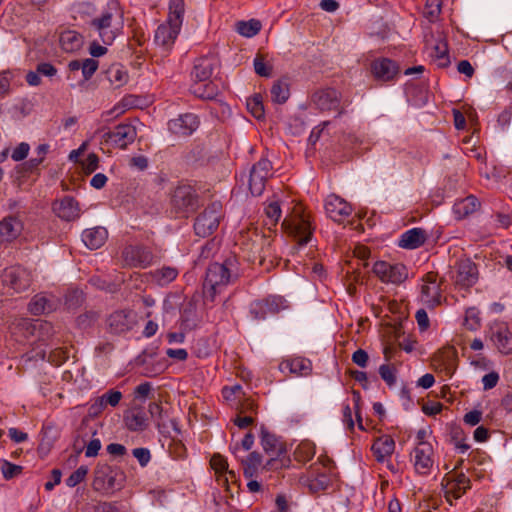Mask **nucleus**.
Masks as SVG:
<instances>
[{
  "mask_svg": "<svg viewBox=\"0 0 512 512\" xmlns=\"http://www.w3.org/2000/svg\"><path fill=\"white\" fill-rule=\"evenodd\" d=\"M137 137L136 127L130 123L118 124L113 131L104 132L102 139L120 149H126Z\"/></svg>",
  "mask_w": 512,
  "mask_h": 512,
  "instance_id": "423d86ee",
  "label": "nucleus"
},
{
  "mask_svg": "<svg viewBox=\"0 0 512 512\" xmlns=\"http://www.w3.org/2000/svg\"><path fill=\"white\" fill-rule=\"evenodd\" d=\"M379 374L388 386H392L396 382L395 369L388 364H382L379 367Z\"/></svg>",
  "mask_w": 512,
  "mask_h": 512,
  "instance_id": "603ef678",
  "label": "nucleus"
},
{
  "mask_svg": "<svg viewBox=\"0 0 512 512\" xmlns=\"http://www.w3.org/2000/svg\"><path fill=\"white\" fill-rule=\"evenodd\" d=\"M239 262L236 256L227 257L222 263L214 262L206 270L203 281L204 302L213 303L217 295L239 277Z\"/></svg>",
  "mask_w": 512,
  "mask_h": 512,
  "instance_id": "f257e3e1",
  "label": "nucleus"
},
{
  "mask_svg": "<svg viewBox=\"0 0 512 512\" xmlns=\"http://www.w3.org/2000/svg\"><path fill=\"white\" fill-rule=\"evenodd\" d=\"M190 90L196 97L207 100L215 99L220 92L218 85L213 80L194 82Z\"/></svg>",
  "mask_w": 512,
  "mask_h": 512,
  "instance_id": "c756f323",
  "label": "nucleus"
},
{
  "mask_svg": "<svg viewBox=\"0 0 512 512\" xmlns=\"http://www.w3.org/2000/svg\"><path fill=\"white\" fill-rule=\"evenodd\" d=\"M12 79V73L10 71L0 72V97L8 94L10 90V82Z\"/></svg>",
  "mask_w": 512,
  "mask_h": 512,
  "instance_id": "680f3d73",
  "label": "nucleus"
},
{
  "mask_svg": "<svg viewBox=\"0 0 512 512\" xmlns=\"http://www.w3.org/2000/svg\"><path fill=\"white\" fill-rule=\"evenodd\" d=\"M216 67L217 60L214 57H200L194 62L191 77L194 82H206L211 80Z\"/></svg>",
  "mask_w": 512,
  "mask_h": 512,
  "instance_id": "aec40b11",
  "label": "nucleus"
},
{
  "mask_svg": "<svg viewBox=\"0 0 512 512\" xmlns=\"http://www.w3.org/2000/svg\"><path fill=\"white\" fill-rule=\"evenodd\" d=\"M124 475L122 472L111 473L106 476L107 487L111 489H120L122 487V481Z\"/></svg>",
  "mask_w": 512,
  "mask_h": 512,
  "instance_id": "0e129e2a",
  "label": "nucleus"
},
{
  "mask_svg": "<svg viewBox=\"0 0 512 512\" xmlns=\"http://www.w3.org/2000/svg\"><path fill=\"white\" fill-rule=\"evenodd\" d=\"M352 361L357 366H359L361 368H365L367 366V364H368V361H369V355H368V353L365 350L357 349L352 354Z\"/></svg>",
  "mask_w": 512,
  "mask_h": 512,
  "instance_id": "774afa93",
  "label": "nucleus"
},
{
  "mask_svg": "<svg viewBox=\"0 0 512 512\" xmlns=\"http://www.w3.org/2000/svg\"><path fill=\"white\" fill-rule=\"evenodd\" d=\"M105 45H110L116 38V30L110 27L105 28H94Z\"/></svg>",
  "mask_w": 512,
  "mask_h": 512,
  "instance_id": "4d7b16f0",
  "label": "nucleus"
},
{
  "mask_svg": "<svg viewBox=\"0 0 512 512\" xmlns=\"http://www.w3.org/2000/svg\"><path fill=\"white\" fill-rule=\"evenodd\" d=\"M179 271L175 267L163 266L151 272L152 281L159 286H166L176 279Z\"/></svg>",
  "mask_w": 512,
  "mask_h": 512,
  "instance_id": "f704fd0d",
  "label": "nucleus"
},
{
  "mask_svg": "<svg viewBox=\"0 0 512 512\" xmlns=\"http://www.w3.org/2000/svg\"><path fill=\"white\" fill-rule=\"evenodd\" d=\"M98 68V61L87 58L82 61L81 72L85 81L89 80Z\"/></svg>",
  "mask_w": 512,
  "mask_h": 512,
  "instance_id": "3c124183",
  "label": "nucleus"
},
{
  "mask_svg": "<svg viewBox=\"0 0 512 512\" xmlns=\"http://www.w3.org/2000/svg\"><path fill=\"white\" fill-rule=\"evenodd\" d=\"M395 449V442L392 437L384 435L375 440L372 451L378 462H384L390 457Z\"/></svg>",
  "mask_w": 512,
  "mask_h": 512,
  "instance_id": "c85d7f7f",
  "label": "nucleus"
},
{
  "mask_svg": "<svg viewBox=\"0 0 512 512\" xmlns=\"http://www.w3.org/2000/svg\"><path fill=\"white\" fill-rule=\"evenodd\" d=\"M490 339L500 353L512 354V331L506 323L496 322L491 325Z\"/></svg>",
  "mask_w": 512,
  "mask_h": 512,
  "instance_id": "9b49d317",
  "label": "nucleus"
},
{
  "mask_svg": "<svg viewBox=\"0 0 512 512\" xmlns=\"http://www.w3.org/2000/svg\"><path fill=\"white\" fill-rule=\"evenodd\" d=\"M261 445L267 454L272 457L262 467V470H277L284 466L283 460L279 457L285 454V448L282 443L279 442L278 438L267 431V429L261 427Z\"/></svg>",
  "mask_w": 512,
  "mask_h": 512,
  "instance_id": "20e7f679",
  "label": "nucleus"
},
{
  "mask_svg": "<svg viewBox=\"0 0 512 512\" xmlns=\"http://www.w3.org/2000/svg\"><path fill=\"white\" fill-rule=\"evenodd\" d=\"M427 238L422 228H412L401 235L399 246L404 249H416L422 246Z\"/></svg>",
  "mask_w": 512,
  "mask_h": 512,
  "instance_id": "bb28decb",
  "label": "nucleus"
},
{
  "mask_svg": "<svg viewBox=\"0 0 512 512\" xmlns=\"http://www.w3.org/2000/svg\"><path fill=\"white\" fill-rule=\"evenodd\" d=\"M499 381V374L495 371H491L482 377L483 389L485 391L493 389Z\"/></svg>",
  "mask_w": 512,
  "mask_h": 512,
  "instance_id": "69168bd1",
  "label": "nucleus"
},
{
  "mask_svg": "<svg viewBox=\"0 0 512 512\" xmlns=\"http://www.w3.org/2000/svg\"><path fill=\"white\" fill-rule=\"evenodd\" d=\"M87 473L88 468L84 465L80 466L65 480L66 485L71 488L77 486L85 479Z\"/></svg>",
  "mask_w": 512,
  "mask_h": 512,
  "instance_id": "09e8293b",
  "label": "nucleus"
},
{
  "mask_svg": "<svg viewBox=\"0 0 512 512\" xmlns=\"http://www.w3.org/2000/svg\"><path fill=\"white\" fill-rule=\"evenodd\" d=\"M247 109L253 117L260 120L264 118L265 110L262 102V96L255 94L253 97L247 99Z\"/></svg>",
  "mask_w": 512,
  "mask_h": 512,
  "instance_id": "c03bdc74",
  "label": "nucleus"
},
{
  "mask_svg": "<svg viewBox=\"0 0 512 512\" xmlns=\"http://www.w3.org/2000/svg\"><path fill=\"white\" fill-rule=\"evenodd\" d=\"M104 405L116 407L122 399V393L120 391L110 389L99 397Z\"/></svg>",
  "mask_w": 512,
  "mask_h": 512,
  "instance_id": "8fccbe9b",
  "label": "nucleus"
},
{
  "mask_svg": "<svg viewBox=\"0 0 512 512\" xmlns=\"http://www.w3.org/2000/svg\"><path fill=\"white\" fill-rule=\"evenodd\" d=\"M3 282L15 292L20 293L26 291L30 287L32 277L31 273L27 269L21 266H13L5 269Z\"/></svg>",
  "mask_w": 512,
  "mask_h": 512,
  "instance_id": "6e6552de",
  "label": "nucleus"
},
{
  "mask_svg": "<svg viewBox=\"0 0 512 512\" xmlns=\"http://www.w3.org/2000/svg\"><path fill=\"white\" fill-rule=\"evenodd\" d=\"M113 13L111 11H105L100 17L94 18L91 21L93 28H107L112 26Z\"/></svg>",
  "mask_w": 512,
  "mask_h": 512,
  "instance_id": "6e6d98bb",
  "label": "nucleus"
},
{
  "mask_svg": "<svg viewBox=\"0 0 512 512\" xmlns=\"http://www.w3.org/2000/svg\"><path fill=\"white\" fill-rule=\"evenodd\" d=\"M30 146L26 142H21L11 153V158L16 161L24 160L29 153Z\"/></svg>",
  "mask_w": 512,
  "mask_h": 512,
  "instance_id": "13d9d810",
  "label": "nucleus"
},
{
  "mask_svg": "<svg viewBox=\"0 0 512 512\" xmlns=\"http://www.w3.org/2000/svg\"><path fill=\"white\" fill-rule=\"evenodd\" d=\"M255 73L261 77L269 78L272 76L273 65L268 59V55L257 53L253 60Z\"/></svg>",
  "mask_w": 512,
  "mask_h": 512,
  "instance_id": "58836bf2",
  "label": "nucleus"
},
{
  "mask_svg": "<svg viewBox=\"0 0 512 512\" xmlns=\"http://www.w3.org/2000/svg\"><path fill=\"white\" fill-rule=\"evenodd\" d=\"M200 121L196 114L185 113L168 122L169 131L178 136H189L199 127Z\"/></svg>",
  "mask_w": 512,
  "mask_h": 512,
  "instance_id": "2eb2a0df",
  "label": "nucleus"
},
{
  "mask_svg": "<svg viewBox=\"0 0 512 512\" xmlns=\"http://www.w3.org/2000/svg\"><path fill=\"white\" fill-rule=\"evenodd\" d=\"M60 44L64 51L74 52L81 48L83 38L75 31H64L60 35Z\"/></svg>",
  "mask_w": 512,
  "mask_h": 512,
  "instance_id": "c9c22d12",
  "label": "nucleus"
},
{
  "mask_svg": "<svg viewBox=\"0 0 512 512\" xmlns=\"http://www.w3.org/2000/svg\"><path fill=\"white\" fill-rule=\"evenodd\" d=\"M124 422L130 431H144L148 427V418L141 410H132L124 416Z\"/></svg>",
  "mask_w": 512,
  "mask_h": 512,
  "instance_id": "2f4dec72",
  "label": "nucleus"
},
{
  "mask_svg": "<svg viewBox=\"0 0 512 512\" xmlns=\"http://www.w3.org/2000/svg\"><path fill=\"white\" fill-rule=\"evenodd\" d=\"M271 96L274 102L285 103L290 96L288 84L282 80L276 81L271 88Z\"/></svg>",
  "mask_w": 512,
  "mask_h": 512,
  "instance_id": "79ce46f5",
  "label": "nucleus"
},
{
  "mask_svg": "<svg viewBox=\"0 0 512 512\" xmlns=\"http://www.w3.org/2000/svg\"><path fill=\"white\" fill-rule=\"evenodd\" d=\"M272 168V163L266 158H261L252 166L249 176V189L253 196H260L263 193Z\"/></svg>",
  "mask_w": 512,
  "mask_h": 512,
  "instance_id": "0eeeda50",
  "label": "nucleus"
},
{
  "mask_svg": "<svg viewBox=\"0 0 512 512\" xmlns=\"http://www.w3.org/2000/svg\"><path fill=\"white\" fill-rule=\"evenodd\" d=\"M171 202L178 212H184L196 206L197 195L194 189L189 185L178 186L174 190Z\"/></svg>",
  "mask_w": 512,
  "mask_h": 512,
  "instance_id": "f3484780",
  "label": "nucleus"
},
{
  "mask_svg": "<svg viewBox=\"0 0 512 512\" xmlns=\"http://www.w3.org/2000/svg\"><path fill=\"white\" fill-rule=\"evenodd\" d=\"M261 464V454L256 451L251 452L248 457L242 461L244 477L246 479L257 477Z\"/></svg>",
  "mask_w": 512,
  "mask_h": 512,
  "instance_id": "72a5a7b5",
  "label": "nucleus"
},
{
  "mask_svg": "<svg viewBox=\"0 0 512 512\" xmlns=\"http://www.w3.org/2000/svg\"><path fill=\"white\" fill-rule=\"evenodd\" d=\"M261 30V22L256 19L249 21H239L236 23V31L247 38L253 37Z\"/></svg>",
  "mask_w": 512,
  "mask_h": 512,
  "instance_id": "a19ab883",
  "label": "nucleus"
},
{
  "mask_svg": "<svg viewBox=\"0 0 512 512\" xmlns=\"http://www.w3.org/2000/svg\"><path fill=\"white\" fill-rule=\"evenodd\" d=\"M371 69L375 78L383 81L392 80L399 71L396 62L388 58L375 60L371 65Z\"/></svg>",
  "mask_w": 512,
  "mask_h": 512,
  "instance_id": "5701e85b",
  "label": "nucleus"
},
{
  "mask_svg": "<svg viewBox=\"0 0 512 512\" xmlns=\"http://www.w3.org/2000/svg\"><path fill=\"white\" fill-rule=\"evenodd\" d=\"M22 223L16 217L8 216L0 221L1 241L11 242L16 239L22 231Z\"/></svg>",
  "mask_w": 512,
  "mask_h": 512,
  "instance_id": "393cba45",
  "label": "nucleus"
},
{
  "mask_svg": "<svg viewBox=\"0 0 512 512\" xmlns=\"http://www.w3.org/2000/svg\"><path fill=\"white\" fill-rule=\"evenodd\" d=\"M211 467L217 472L222 473L227 471L228 469V462L226 458H224L220 454H214L211 458Z\"/></svg>",
  "mask_w": 512,
  "mask_h": 512,
  "instance_id": "bf43d9fd",
  "label": "nucleus"
},
{
  "mask_svg": "<svg viewBox=\"0 0 512 512\" xmlns=\"http://www.w3.org/2000/svg\"><path fill=\"white\" fill-rule=\"evenodd\" d=\"M330 124H331V121H324L320 125L314 127L313 130L311 131L309 138H308V143L312 146L315 145L317 143V141L319 140V138L321 137L323 131Z\"/></svg>",
  "mask_w": 512,
  "mask_h": 512,
  "instance_id": "e2e57ef3",
  "label": "nucleus"
},
{
  "mask_svg": "<svg viewBox=\"0 0 512 512\" xmlns=\"http://www.w3.org/2000/svg\"><path fill=\"white\" fill-rule=\"evenodd\" d=\"M49 301L45 297L36 296L29 305L32 314L40 315L46 312Z\"/></svg>",
  "mask_w": 512,
  "mask_h": 512,
  "instance_id": "864d4df0",
  "label": "nucleus"
},
{
  "mask_svg": "<svg viewBox=\"0 0 512 512\" xmlns=\"http://www.w3.org/2000/svg\"><path fill=\"white\" fill-rule=\"evenodd\" d=\"M180 27L181 26L170 21L160 24L155 31V43L163 49L169 50L179 34Z\"/></svg>",
  "mask_w": 512,
  "mask_h": 512,
  "instance_id": "6ab92c4d",
  "label": "nucleus"
},
{
  "mask_svg": "<svg viewBox=\"0 0 512 512\" xmlns=\"http://www.w3.org/2000/svg\"><path fill=\"white\" fill-rule=\"evenodd\" d=\"M132 454L142 467H145L151 459L150 451L147 448H135L132 450Z\"/></svg>",
  "mask_w": 512,
  "mask_h": 512,
  "instance_id": "052dcab7",
  "label": "nucleus"
},
{
  "mask_svg": "<svg viewBox=\"0 0 512 512\" xmlns=\"http://www.w3.org/2000/svg\"><path fill=\"white\" fill-rule=\"evenodd\" d=\"M434 464L433 448L426 441L419 442L414 449V467L417 473L427 475Z\"/></svg>",
  "mask_w": 512,
  "mask_h": 512,
  "instance_id": "dca6fc26",
  "label": "nucleus"
},
{
  "mask_svg": "<svg viewBox=\"0 0 512 512\" xmlns=\"http://www.w3.org/2000/svg\"><path fill=\"white\" fill-rule=\"evenodd\" d=\"M135 323L136 316L131 310H118L107 318L108 331L115 335H121L130 331Z\"/></svg>",
  "mask_w": 512,
  "mask_h": 512,
  "instance_id": "9d476101",
  "label": "nucleus"
},
{
  "mask_svg": "<svg viewBox=\"0 0 512 512\" xmlns=\"http://www.w3.org/2000/svg\"><path fill=\"white\" fill-rule=\"evenodd\" d=\"M432 361L436 371L451 377L457 368V351L454 347H444L433 356Z\"/></svg>",
  "mask_w": 512,
  "mask_h": 512,
  "instance_id": "f8f14e48",
  "label": "nucleus"
},
{
  "mask_svg": "<svg viewBox=\"0 0 512 512\" xmlns=\"http://www.w3.org/2000/svg\"><path fill=\"white\" fill-rule=\"evenodd\" d=\"M222 217V204L218 201L209 204L195 219L196 235L203 238L210 236L218 228Z\"/></svg>",
  "mask_w": 512,
  "mask_h": 512,
  "instance_id": "f03ea898",
  "label": "nucleus"
},
{
  "mask_svg": "<svg viewBox=\"0 0 512 512\" xmlns=\"http://www.w3.org/2000/svg\"><path fill=\"white\" fill-rule=\"evenodd\" d=\"M480 207V202L473 196H467L464 199L458 200L453 205V212L457 219H463L468 215L475 212Z\"/></svg>",
  "mask_w": 512,
  "mask_h": 512,
  "instance_id": "7c9ffc66",
  "label": "nucleus"
},
{
  "mask_svg": "<svg viewBox=\"0 0 512 512\" xmlns=\"http://www.w3.org/2000/svg\"><path fill=\"white\" fill-rule=\"evenodd\" d=\"M312 99L317 108L322 111L336 110L340 105L339 93L332 88L314 93Z\"/></svg>",
  "mask_w": 512,
  "mask_h": 512,
  "instance_id": "4be33fe9",
  "label": "nucleus"
},
{
  "mask_svg": "<svg viewBox=\"0 0 512 512\" xmlns=\"http://www.w3.org/2000/svg\"><path fill=\"white\" fill-rule=\"evenodd\" d=\"M289 307L287 300L280 295L253 301L250 304V314L255 320H264L268 315H274Z\"/></svg>",
  "mask_w": 512,
  "mask_h": 512,
  "instance_id": "7ed1b4c3",
  "label": "nucleus"
},
{
  "mask_svg": "<svg viewBox=\"0 0 512 512\" xmlns=\"http://www.w3.org/2000/svg\"><path fill=\"white\" fill-rule=\"evenodd\" d=\"M23 467L20 465L13 464L8 460L1 461V471L3 477L7 480L12 479L22 473Z\"/></svg>",
  "mask_w": 512,
  "mask_h": 512,
  "instance_id": "de8ad7c7",
  "label": "nucleus"
},
{
  "mask_svg": "<svg viewBox=\"0 0 512 512\" xmlns=\"http://www.w3.org/2000/svg\"><path fill=\"white\" fill-rule=\"evenodd\" d=\"M148 412L151 418L155 421L156 426L161 434L168 433V425L165 421L166 411L162 408L158 402H151L148 405Z\"/></svg>",
  "mask_w": 512,
  "mask_h": 512,
  "instance_id": "e433bc0d",
  "label": "nucleus"
},
{
  "mask_svg": "<svg viewBox=\"0 0 512 512\" xmlns=\"http://www.w3.org/2000/svg\"><path fill=\"white\" fill-rule=\"evenodd\" d=\"M55 214L66 221H73L79 217L78 202L71 196H65L60 201L53 204Z\"/></svg>",
  "mask_w": 512,
  "mask_h": 512,
  "instance_id": "412c9836",
  "label": "nucleus"
},
{
  "mask_svg": "<svg viewBox=\"0 0 512 512\" xmlns=\"http://www.w3.org/2000/svg\"><path fill=\"white\" fill-rule=\"evenodd\" d=\"M432 57L437 61L438 67L446 68L449 66L450 58L446 41L440 40L434 45Z\"/></svg>",
  "mask_w": 512,
  "mask_h": 512,
  "instance_id": "ea45409f",
  "label": "nucleus"
},
{
  "mask_svg": "<svg viewBox=\"0 0 512 512\" xmlns=\"http://www.w3.org/2000/svg\"><path fill=\"white\" fill-rule=\"evenodd\" d=\"M373 272L384 283L401 284L408 278L407 268L402 263L377 261L373 265Z\"/></svg>",
  "mask_w": 512,
  "mask_h": 512,
  "instance_id": "39448f33",
  "label": "nucleus"
},
{
  "mask_svg": "<svg viewBox=\"0 0 512 512\" xmlns=\"http://www.w3.org/2000/svg\"><path fill=\"white\" fill-rule=\"evenodd\" d=\"M424 284L421 287V301L428 308H434L440 303L441 293L437 283V276L434 273H428L424 278Z\"/></svg>",
  "mask_w": 512,
  "mask_h": 512,
  "instance_id": "a211bd4d",
  "label": "nucleus"
},
{
  "mask_svg": "<svg viewBox=\"0 0 512 512\" xmlns=\"http://www.w3.org/2000/svg\"><path fill=\"white\" fill-rule=\"evenodd\" d=\"M454 487L456 489V497H461L470 488V479L464 473H459L455 478Z\"/></svg>",
  "mask_w": 512,
  "mask_h": 512,
  "instance_id": "5fc2aeb1",
  "label": "nucleus"
},
{
  "mask_svg": "<svg viewBox=\"0 0 512 512\" xmlns=\"http://www.w3.org/2000/svg\"><path fill=\"white\" fill-rule=\"evenodd\" d=\"M84 302V293L79 289H72L65 295V305L68 309H77Z\"/></svg>",
  "mask_w": 512,
  "mask_h": 512,
  "instance_id": "49530a36",
  "label": "nucleus"
},
{
  "mask_svg": "<svg viewBox=\"0 0 512 512\" xmlns=\"http://www.w3.org/2000/svg\"><path fill=\"white\" fill-rule=\"evenodd\" d=\"M279 370L283 373L288 371L298 376H307L311 372V362L302 357L287 359L279 364Z\"/></svg>",
  "mask_w": 512,
  "mask_h": 512,
  "instance_id": "a878e982",
  "label": "nucleus"
},
{
  "mask_svg": "<svg viewBox=\"0 0 512 512\" xmlns=\"http://www.w3.org/2000/svg\"><path fill=\"white\" fill-rule=\"evenodd\" d=\"M106 77L116 88L126 84L129 78L127 71L118 64L112 65L108 68L106 71Z\"/></svg>",
  "mask_w": 512,
  "mask_h": 512,
  "instance_id": "4c0bfd02",
  "label": "nucleus"
},
{
  "mask_svg": "<svg viewBox=\"0 0 512 512\" xmlns=\"http://www.w3.org/2000/svg\"><path fill=\"white\" fill-rule=\"evenodd\" d=\"M314 227H312L308 218L298 216L291 225V233L298 238L300 245H306L312 237Z\"/></svg>",
  "mask_w": 512,
  "mask_h": 512,
  "instance_id": "cd10ccee",
  "label": "nucleus"
},
{
  "mask_svg": "<svg viewBox=\"0 0 512 512\" xmlns=\"http://www.w3.org/2000/svg\"><path fill=\"white\" fill-rule=\"evenodd\" d=\"M108 238V231L106 228L98 226L86 229L82 233V241L86 247L91 250H96L102 247Z\"/></svg>",
  "mask_w": 512,
  "mask_h": 512,
  "instance_id": "b1692460",
  "label": "nucleus"
},
{
  "mask_svg": "<svg viewBox=\"0 0 512 512\" xmlns=\"http://www.w3.org/2000/svg\"><path fill=\"white\" fill-rule=\"evenodd\" d=\"M152 391V384L150 382H143L134 389V396L136 399L145 400L149 397Z\"/></svg>",
  "mask_w": 512,
  "mask_h": 512,
  "instance_id": "338daca9",
  "label": "nucleus"
},
{
  "mask_svg": "<svg viewBox=\"0 0 512 512\" xmlns=\"http://www.w3.org/2000/svg\"><path fill=\"white\" fill-rule=\"evenodd\" d=\"M478 280V269L476 264L466 258L461 259L456 265L455 284L461 288H470Z\"/></svg>",
  "mask_w": 512,
  "mask_h": 512,
  "instance_id": "ddd939ff",
  "label": "nucleus"
},
{
  "mask_svg": "<svg viewBox=\"0 0 512 512\" xmlns=\"http://www.w3.org/2000/svg\"><path fill=\"white\" fill-rule=\"evenodd\" d=\"M184 11H185V9H184V1L183 0H170L168 21L181 26L182 19L184 16Z\"/></svg>",
  "mask_w": 512,
  "mask_h": 512,
  "instance_id": "37998d69",
  "label": "nucleus"
},
{
  "mask_svg": "<svg viewBox=\"0 0 512 512\" xmlns=\"http://www.w3.org/2000/svg\"><path fill=\"white\" fill-rule=\"evenodd\" d=\"M265 214L267 217L265 224L269 226V229H271V227L276 226L281 217L280 204L278 202L269 203L265 208Z\"/></svg>",
  "mask_w": 512,
  "mask_h": 512,
  "instance_id": "a18cd8bd",
  "label": "nucleus"
},
{
  "mask_svg": "<svg viewBox=\"0 0 512 512\" xmlns=\"http://www.w3.org/2000/svg\"><path fill=\"white\" fill-rule=\"evenodd\" d=\"M122 260L125 266L145 268L152 263V252L143 246H126L122 251Z\"/></svg>",
  "mask_w": 512,
  "mask_h": 512,
  "instance_id": "1a4fd4ad",
  "label": "nucleus"
},
{
  "mask_svg": "<svg viewBox=\"0 0 512 512\" xmlns=\"http://www.w3.org/2000/svg\"><path fill=\"white\" fill-rule=\"evenodd\" d=\"M305 483L312 493H318L327 490L332 485V480L329 474L323 472L311 474Z\"/></svg>",
  "mask_w": 512,
  "mask_h": 512,
  "instance_id": "473e14b6",
  "label": "nucleus"
},
{
  "mask_svg": "<svg viewBox=\"0 0 512 512\" xmlns=\"http://www.w3.org/2000/svg\"><path fill=\"white\" fill-rule=\"evenodd\" d=\"M324 208L327 216L338 223H342L352 212L351 205L335 194L326 198Z\"/></svg>",
  "mask_w": 512,
  "mask_h": 512,
  "instance_id": "4468645a",
  "label": "nucleus"
}]
</instances>
